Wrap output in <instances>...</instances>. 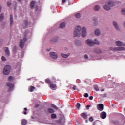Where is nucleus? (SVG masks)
Listing matches in <instances>:
<instances>
[{"label": "nucleus", "instance_id": "4468645a", "mask_svg": "<svg viewBox=\"0 0 125 125\" xmlns=\"http://www.w3.org/2000/svg\"><path fill=\"white\" fill-rule=\"evenodd\" d=\"M36 4V2L35 1H32L30 2V8L31 9H34L35 7V5Z\"/></svg>", "mask_w": 125, "mask_h": 125}, {"label": "nucleus", "instance_id": "79ce46f5", "mask_svg": "<svg viewBox=\"0 0 125 125\" xmlns=\"http://www.w3.org/2000/svg\"><path fill=\"white\" fill-rule=\"evenodd\" d=\"M1 59L3 61H6V58L4 56H2Z\"/></svg>", "mask_w": 125, "mask_h": 125}, {"label": "nucleus", "instance_id": "49530a36", "mask_svg": "<svg viewBox=\"0 0 125 125\" xmlns=\"http://www.w3.org/2000/svg\"><path fill=\"white\" fill-rule=\"evenodd\" d=\"M75 16H81V14L80 13H78L75 14Z\"/></svg>", "mask_w": 125, "mask_h": 125}, {"label": "nucleus", "instance_id": "f03ea898", "mask_svg": "<svg viewBox=\"0 0 125 125\" xmlns=\"http://www.w3.org/2000/svg\"><path fill=\"white\" fill-rule=\"evenodd\" d=\"M29 33V30H26L23 33V35H24V37L23 39H20V42L19 43V47L20 48H23L24 47V45H25V42L27 41V35Z\"/></svg>", "mask_w": 125, "mask_h": 125}, {"label": "nucleus", "instance_id": "e2e57ef3", "mask_svg": "<svg viewBox=\"0 0 125 125\" xmlns=\"http://www.w3.org/2000/svg\"><path fill=\"white\" fill-rule=\"evenodd\" d=\"M86 123H88V120H86Z\"/></svg>", "mask_w": 125, "mask_h": 125}, {"label": "nucleus", "instance_id": "680f3d73", "mask_svg": "<svg viewBox=\"0 0 125 125\" xmlns=\"http://www.w3.org/2000/svg\"><path fill=\"white\" fill-rule=\"evenodd\" d=\"M50 49H46V51H49Z\"/></svg>", "mask_w": 125, "mask_h": 125}, {"label": "nucleus", "instance_id": "b1692460", "mask_svg": "<svg viewBox=\"0 0 125 125\" xmlns=\"http://www.w3.org/2000/svg\"><path fill=\"white\" fill-rule=\"evenodd\" d=\"M21 124L22 125H26V124H27V121L26 120H22V121L21 122Z\"/></svg>", "mask_w": 125, "mask_h": 125}, {"label": "nucleus", "instance_id": "aec40b11", "mask_svg": "<svg viewBox=\"0 0 125 125\" xmlns=\"http://www.w3.org/2000/svg\"><path fill=\"white\" fill-rule=\"evenodd\" d=\"M95 35L96 36H99V35H100V31L99 29H96V30H95Z\"/></svg>", "mask_w": 125, "mask_h": 125}, {"label": "nucleus", "instance_id": "a19ab883", "mask_svg": "<svg viewBox=\"0 0 125 125\" xmlns=\"http://www.w3.org/2000/svg\"><path fill=\"white\" fill-rule=\"evenodd\" d=\"M4 20V17H0V22H1Z\"/></svg>", "mask_w": 125, "mask_h": 125}, {"label": "nucleus", "instance_id": "37998d69", "mask_svg": "<svg viewBox=\"0 0 125 125\" xmlns=\"http://www.w3.org/2000/svg\"><path fill=\"white\" fill-rule=\"evenodd\" d=\"M88 93H85V94L84 95V97L85 98H88Z\"/></svg>", "mask_w": 125, "mask_h": 125}, {"label": "nucleus", "instance_id": "0e129e2a", "mask_svg": "<svg viewBox=\"0 0 125 125\" xmlns=\"http://www.w3.org/2000/svg\"><path fill=\"white\" fill-rule=\"evenodd\" d=\"M101 91H102H102H104V89L101 90Z\"/></svg>", "mask_w": 125, "mask_h": 125}, {"label": "nucleus", "instance_id": "774afa93", "mask_svg": "<svg viewBox=\"0 0 125 125\" xmlns=\"http://www.w3.org/2000/svg\"><path fill=\"white\" fill-rule=\"evenodd\" d=\"M124 112H125V108H124Z\"/></svg>", "mask_w": 125, "mask_h": 125}, {"label": "nucleus", "instance_id": "c03bdc74", "mask_svg": "<svg viewBox=\"0 0 125 125\" xmlns=\"http://www.w3.org/2000/svg\"><path fill=\"white\" fill-rule=\"evenodd\" d=\"M7 5H8V6H10V5H11V3L10 1H8Z\"/></svg>", "mask_w": 125, "mask_h": 125}, {"label": "nucleus", "instance_id": "6ab92c4d", "mask_svg": "<svg viewBox=\"0 0 125 125\" xmlns=\"http://www.w3.org/2000/svg\"><path fill=\"white\" fill-rule=\"evenodd\" d=\"M49 86L50 87V89H54L56 88V84H54L53 83H50L49 84Z\"/></svg>", "mask_w": 125, "mask_h": 125}, {"label": "nucleus", "instance_id": "8fccbe9b", "mask_svg": "<svg viewBox=\"0 0 125 125\" xmlns=\"http://www.w3.org/2000/svg\"><path fill=\"white\" fill-rule=\"evenodd\" d=\"M111 124H113V125H115L116 122H115V121H112V122H111Z\"/></svg>", "mask_w": 125, "mask_h": 125}, {"label": "nucleus", "instance_id": "bf43d9fd", "mask_svg": "<svg viewBox=\"0 0 125 125\" xmlns=\"http://www.w3.org/2000/svg\"><path fill=\"white\" fill-rule=\"evenodd\" d=\"M123 26H124V28H125V22H124V23H123Z\"/></svg>", "mask_w": 125, "mask_h": 125}, {"label": "nucleus", "instance_id": "2f4dec72", "mask_svg": "<svg viewBox=\"0 0 125 125\" xmlns=\"http://www.w3.org/2000/svg\"><path fill=\"white\" fill-rule=\"evenodd\" d=\"M121 13L123 15H125V8H123L121 10Z\"/></svg>", "mask_w": 125, "mask_h": 125}, {"label": "nucleus", "instance_id": "393cba45", "mask_svg": "<svg viewBox=\"0 0 125 125\" xmlns=\"http://www.w3.org/2000/svg\"><path fill=\"white\" fill-rule=\"evenodd\" d=\"M94 125H102V124L100 121H96L94 123Z\"/></svg>", "mask_w": 125, "mask_h": 125}, {"label": "nucleus", "instance_id": "473e14b6", "mask_svg": "<svg viewBox=\"0 0 125 125\" xmlns=\"http://www.w3.org/2000/svg\"><path fill=\"white\" fill-rule=\"evenodd\" d=\"M57 41H58V38H55L52 39V42H56Z\"/></svg>", "mask_w": 125, "mask_h": 125}, {"label": "nucleus", "instance_id": "a18cd8bd", "mask_svg": "<svg viewBox=\"0 0 125 125\" xmlns=\"http://www.w3.org/2000/svg\"><path fill=\"white\" fill-rule=\"evenodd\" d=\"M76 86L75 85H74L73 86V87L72 88V89H73V90L75 91L76 90Z\"/></svg>", "mask_w": 125, "mask_h": 125}, {"label": "nucleus", "instance_id": "72a5a7b5", "mask_svg": "<svg viewBox=\"0 0 125 125\" xmlns=\"http://www.w3.org/2000/svg\"><path fill=\"white\" fill-rule=\"evenodd\" d=\"M94 25L96 26L97 25V21L96 19H94Z\"/></svg>", "mask_w": 125, "mask_h": 125}, {"label": "nucleus", "instance_id": "f3484780", "mask_svg": "<svg viewBox=\"0 0 125 125\" xmlns=\"http://www.w3.org/2000/svg\"><path fill=\"white\" fill-rule=\"evenodd\" d=\"M34 89H35V87H34L33 86H29V92H33Z\"/></svg>", "mask_w": 125, "mask_h": 125}, {"label": "nucleus", "instance_id": "864d4df0", "mask_svg": "<svg viewBox=\"0 0 125 125\" xmlns=\"http://www.w3.org/2000/svg\"><path fill=\"white\" fill-rule=\"evenodd\" d=\"M23 114H24V115H27V113L26 111L23 112Z\"/></svg>", "mask_w": 125, "mask_h": 125}, {"label": "nucleus", "instance_id": "c85d7f7f", "mask_svg": "<svg viewBox=\"0 0 125 125\" xmlns=\"http://www.w3.org/2000/svg\"><path fill=\"white\" fill-rule=\"evenodd\" d=\"M94 89H95V90H96V91H99L98 86H97V85H95V86H94Z\"/></svg>", "mask_w": 125, "mask_h": 125}, {"label": "nucleus", "instance_id": "dca6fc26", "mask_svg": "<svg viewBox=\"0 0 125 125\" xmlns=\"http://www.w3.org/2000/svg\"><path fill=\"white\" fill-rule=\"evenodd\" d=\"M61 56L63 58H67L70 56V53L68 54H64L63 53L61 54Z\"/></svg>", "mask_w": 125, "mask_h": 125}, {"label": "nucleus", "instance_id": "3c124183", "mask_svg": "<svg viewBox=\"0 0 125 125\" xmlns=\"http://www.w3.org/2000/svg\"><path fill=\"white\" fill-rule=\"evenodd\" d=\"M62 2L65 3V2H66V0H62Z\"/></svg>", "mask_w": 125, "mask_h": 125}, {"label": "nucleus", "instance_id": "7c9ffc66", "mask_svg": "<svg viewBox=\"0 0 125 125\" xmlns=\"http://www.w3.org/2000/svg\"><path fill=\"white\" fill-rule=\"evenodd\" d=\"M13 24V18L12 17H10V25H12Z\"/></svg>", "mask_w": 125, "mask_h": 125}, {"label": "nucleus", "instance_id": "58836bf2", "mask_svg": "<svg viewBox=\"0 0 125 125\" xmlns=\"http://www.w3.org/2000/svg\"><path fill=\"white\" fill-rule=\"evenodd\" d=\"M76 107H77V108L79 109L80 108V104L77 103V105H76Z\"/></svg>", "mask_w": 125, "mask_h": 125}, {"label": "nucleus", "instance_id": "c9c22d12", "mask_svg": "<svg viewBox=\"0 0 125 125\" xmlns=\"http://www.w3.org/2000/svg\"><path fill=\"white\" fill-rule=\"evenodd\" d=\"M24 24H25V27H27L28 24L27 21H24Z\"/></svg>", "mask_w": 125, "mask_h": 125}, {"label": "nucleus", "instance_id": "ddd939ff", "mask_svg": "<svg viewBox=\"0 0 125 125\" xmlns=\"http://www.w3.org/2000/svg\"><path fill=\"white\" fill-rule=\"evenodd\" d=\"M4 49V51H5L6 55L9 56V55H10V52H9V49H8V47H5Z\"/></svg>", "mask_w": 125, "mask_h": 125}, {"label": "nucleus", "instance_id": "5701e85b", "mask_svg": "<svg viewBox=\"0 0 125 125\" xmlns=\"http://www.w3.org/2000/svg\"><path fill=\"white\" fill-rule=\"evenodd\" d=\"M65 26V24L64 23V22H62L61 23V24H60V28L62 29L64 28Z\"/></svg>", "mask_w": 125, "mask_h": 125}, {"label": "nucleus", "instance_id": "f704fd0d", "mask_svg": "<svg viewBox=\"0 0 125 125\" xmlns=\"http://www.w3.org/2000/svg\"><path fill=\"white\" fill-rule=\"evenodd\" d=\"M39 107H40V105L39 104H35V105H34V107H35V108H39Z\"/></svg>", "mask_w": 125, "mask_h": 125}, {"label": "nucleus", "instance_id": "052dcab7", "mask_svg": "<svg viewBox=\"0 0 125 125\" xmlns=\"http://www.w3.org/2000/svg\"><path fill=\"white\" fill-rule=\"evenodd\" d=\"M17 1H18V2H21V0H17Z\"/></svg>", "mask_w": 125, "mask_h": 125}, {"label": "nucleus", "instance_id": "4be33fe9", "mask_svg": "<svg viewBox=\"0 0 125 125\" xmlns=\"http://www.w3.org/2000/svg\"><path fill=\"white\" fill-rule=\"evenodd\" d=\"M47 112L52 114L54 112H55V111H54V109H52L51 108H49L48 109H47Z\"/></svg>", "mask_w": 125, "mask_h": 125}, {"label": "nucleus", "instance_id": "ea45409f", "mask_svg": "<svg viewBox=\"0 0 125 125\" xmlns=\"http://www.w3.org/2000/svg\"><path fill=\"white\" fill-rule=\"evenodd\" d=\"M94 121V119H93L92 117H90V118H89V121L92 122Z\"/></svg>", "mask_w": 125, "mask_h": 125}, {"label": "nucleus", "instance_id": "cd10ccee", "mask_svg": "<svg viewBox=\"0 0 125 125\" xmlns=\"http://www.w3.org/2000/svg\"><path fill=\"white\" fill-rule=\"evenodd\" d=\"M45 83L49 84H50V83H51L50 80H49V79L47 78L46 79H45Z\"/></svg>", "mask_w": 125, "mask_h": 125}, {"label": "nucleus", "instance_id": "338daca9", "mask_svg": "<svg viewBox=\"0 0 125 125\" xmlns=\"http://www.w3.org/2000/svg\"><path fill=\"white\" fill-rule=\"evenodd\" d=\"M77 17V18H79L80 17Z\"/></svg>", "mask_w": 125, "mask_h": 125}, {"label": "nucleus", "instance_id": "f257e3e1", "mask_svg": "<svg viewBox=\"0 0 125 125\" xmlns=\"http://www.w3.org/2000/svg\"><path fill=\"white\" fill-rule=\"evenodd\" d=\"M81 30H82V37L85 38L86 37V35H87V32L85 27L81 28L80 26H77L76 28H75V30L74 31V37H79L80 35H81Z\"/></svg>", "mask_w": 125, "mask_h": 125}, {"label": "nucleus", "instance_id": "69168bd1", "mask_svg": "<svg viewBox=\"0 0 125 125\" xmlns=\"http://www.w3.org/2000/svg\"><path fill=\"white\" fill-rule=\"evenodd\" d=\"M2 15H3V14H1V15H0V16H2Z\"/></svg>", "mask_w": 125, "mask_h": 125}, {"label": "nucleus", "instance_id": "0eeeda50", "mask_svg": "<svg viewBox=\"0 0 125 125\" xmlns=\"http://www.w3.org/2000/svg\"><path fill=\"white\" fill-rule=\"evenodd\" d=\"M50 58L53 59H57L58 58V54L55 52H50L49 53Z\"/></svg>", "mask_w": 125, "mask_h": 125}, {"label": "nucleus", "instance_id": "6e6552de", "mask_svg": "<svg viewBox=\"0 0 125 125\" xmlns=\"http://www.w3.org/2000/svg\"><path fill=\"white\" fill-rule=\"evenodd\" d=\"M6 85H7V87H9V91H12L13 90V88L14 87V85L10 83H6Z\"/></svg>", "mask_w": 125, "mask_h": 125}, {"label": "nucleus", "instance_id": "1a4fd4ad", "mask_svg": "<svg viewBox=\"0 0 125 125\" xmlns=\"http://www.w3.org/2000/svg\"><path fill=\"white\" fill-rule=\"evenodd\" d=\"M115 43L116 44V46H118V47H120V46H125V44H124L123 43H122L121 42L119 41H116V42H115Z\"/></svg>", "mask_w": 125, "mask_h": 125}, {"label": "nucleus", "instance_id": "4d7b16f0", "mask_svg": "<svg viewBox=\"0 0 125 125\" xmlns=\"http://www.w3.org/2000/svg\"><path fill=\"white\" fill-rule=\"evenodd\" d=\"M13 51H16V47H14V48L13 49Z\"/></svg>", "mask_w": 125, "mask_h": 125}, {"label": "nucleus", "instance_id": "7ed1b4c3", "mask_svg": "<svg viewBox=\"0 0 125 125\" xmlns=\"http://www.w3.org/2000/svg\"><path fill=\"white\" fill-rule=\"evenodd\" d=\"M86 44H87L89 46H93L94 45H99L100 44V42L98 41L97 39L94 40V41L90 39H88L86 40Z\"/></svg>", "mask_w": 125, "mask_h": 125}, {"label": "nucleus", "instance_id": "4c0bfd02", "mask_svg": "<svg viewBox=\"0 0 125 125\" xmlns=\"http://www.w3.org/2000/svg\"><path fill=\"white\" fill-rule=\"evenodd\" d=\"M35 11H38L39 10V7L37 5H36L35 7Z\"/></svg>", "mask_w": 125, "mask_h": 125}, {"label": "nucleus", "instance_id": "412c9836", "mask_svg": "<svg viewBox=\"0 0 125 125\" xmlns=\"http://www.w3.org/2000/svg\"><path fill=\"white\" fill-rule=\"evenodd\" d=\"M113 26H114V28L116 29V30H119V28H118V26H117V23L115 22V21L113 22Z\"/></svg>", "mask_w": 125, "mask_h": 125}, {"label": "nucleus", "instance_id": "20e7f679", "mask_svg": "<svg viewBox=\"0 0 125 125\" xmlns=\"http://www.w3.org/2000/svg\"><path fill=\"white\" fill-rule=\"evenodd\" d=\"M115 5V3L113 1H108L105 3V5L104 6L105 10L109 11Z\"/></svg>", "mask_w": 125, "mask_h": 125}, {"label": "nucleus", "instance_id": "c756f323", "mask_svg": "<svg viewBox=\"0 0 125 125\" xmlns=\"http://www.w3.org/2000/svg\"><path fill=\"white\" fill-rule=\"evenodd\" d=\"M51 116H52V119H55L57 118V115H56V114H52Z\"/></svg>", "mask_w": 125, "mask_h": 125}, {"label": "nucleus", "instance_id": "2eb2a0df", "mask_svg": "<svg viewBox=\"0 0 125 125\" xmlns=\"http://www.w3.org/2000/svg\"><path fill=\"white\" fill-rule=\"evenodd\" d=\"M101 50L99 48H96L94 49V53L96 54H101Z\"/></svg>", "mask_w": 125, "mask_h": 125}, {"label": "nucleus", "instance_id": "9d476101", "mask_svg": "<svg viewBox=\"0 0 125 125\" xmlns=\"http://www.w3.org/2000/svg\"><path fill=\"white\" fill-rule=\"evenodd\" d=\"M106 116L107 114L105 112H102L101 113H100V118H101L102 119H105Z\"/></svg>", "mask_w": 125, "mask_h": 125}, {"label": "nucleus", "instance_id": "423d86ee", "mask_svg": "<svg viewBox=\"0 0 125 125\" xmlns=\"http://www.w3.org/2000/svg\"><path fill=\"white\" fill-rule=\"evenodd\" d=\"M109 49H110V50L111 51H120L125 50V47H115V48L110 47L109 48Z\"/></svg>", "mask_w": 125, "mask_h": 125}, {"label": "nucleus", "instance_id": "bb28decb", "mask_svg": "<svg viewBox=\"0 0 125 125\" xmlns=\"http://www.w3.org/2000/svg\"><path fill=\"white\" fill-rule=\"evenodd\" d=\"M14 80V78H13V77L12 76H9V77H8V81H12Z\"/></svg>", "mask_w": 125, "mask_h": 125}, {"label": "nucleus", "instance_id": "a878e982", "mask_svg": "<svg viewBox=\"0 0 125 125\" xmlns=\"http://www.w3.org/2000/svg\"><path fill=\"white\" fill-rule=\"evenodd\" d=\"M75 43H76V45L77 46H79L80 44H81V42L79 40H76Z\"/></svg>", "mask_w": 125, "mask_h": 125}, {"label": "nucleus", "instance_id": "5fc2aeb1", "mask_svg": "<svg viewBox=\"0 0 125 125\" xmlns=\"http://www.w3.org/2000/svg\"><path fill=\"white\" fill-rule=\"evenodd\" d=\"M1 8H2L1 6L0 5V12H1Z\"/></svg>", "mask_w": 125, "mask_h": 125}, {"label": "nucleus", "instance_id": "f8f14e48", "mask_svg": "<svg viewBox=\"0 0 125 125\" xmlns=\"http://www.w3.org/2000/svg\"><path fill=\"white\" fill-rule=\"evenodd\" d=\"M80 116L83 118V119L86 120L87 119L88 115L87 114V113L83 112L80 114Z\"/></svg>", "mask_w": 125, "mask_h": 125}, {"label": "nucleus", "instance_id": "13d9d810", "mask_svg": "<svg viewBox=\"0 0 125 125\" xmlns=\"http://www.w3.org/2000/svg\"><path fill=\"white\" fill-rule=\"evenodd\" d=\"M24 111H27V108H24Z\"/></svg>", "mask_w": 125, "mask_h": 125}, {"label": "nucleus", "instance_id": "603ef678", "mask_svg": "<svg viewBox=\"0 0 125 125\" xmlns=\"http://www.w3.org/2000/svg\"><path fill=\"white\" fill-rule=\"evenodd\" d=\"M87 110H89V107H90V105H87Z\"/></svg>", "mask_w": 125, "mask_h": 125}, {"label": "nucleus", "instance_id": "9b49d317", "mask_svg": "<svg viewBox=\"0 0 125 125\" xmlns=\"http://www.w3.org/2000/svg\"><path fill=\"white\" fill-rule=\"evenodd\" d=\"M97 110L99 111H103V104H99L97 105Z\"/></svg>", "mask_w": 125, "mask_h": 125}, {"label": "nucleus", "instance_id": "6e6d98bb", "mask_svg": "<svg viewBox=\"0 0 125 125\" xmlns=\"http://www.w3.org/2000/svg\"><path fill=\"white\" fill-rule=\"evenodd\" d=\"M106 95H107V94H103V96H104V97H106Z\"/></svg>", "mask_w": 125, "mask_h": 125}, {"label": "nucleus", "instance_id": "e433bc0d", "mask_svg": "<svg viewBox=\"0 0 125 125\" xmlns=\"http://www.w3.org/2000/svg\"><path fill=\"white\" fill-rule=\"evenodd\" d=\"M52 107L54 108V109L56 110H58V107H57L55 105H52Z\"/></svg>", "mask_w": 125, "mask_h": 125}, {"label": "nucleus", "instance_id": "a211bd4d", "mask_svg": "<svg viewBox=\"0 0 125 125\" xmlns=\"http://www.w3.org/2000/svg\"><path fill=\"white\" fill-rule=\"evenodd\" d=\"M99 9H100V6H99V5H96L94 8V10H95V11H98Z\"/></svg>", "mask_w": 125, "mask_h": 125}, {"label": "nucleus", "instance_id": "de8ad7c7", "mask_svg": "<svg viewBox=\"0 0 125 125\" xmlns=\"http://www.w3.org/2000/svg\"><path fill=\"white\" fill-rule=\"evenodd\" d=\"M84 58H85V59H88V55H85Z\"/></svg>", "mask_w": 125, "mask_h": 125}, {"label": "nucleus", "instance_id": "09e8293b", "mask_svg": "<svg viewBox=\"0 0 125 125\" xmlns=\"http://www.w3.org/2000/svg\"><path fill=\"white\" fill-rule=\"evenodd\" d=\"M89 100H93V96H90V97H89Z\"/></svg>", "mask_w": 125, "mask_h": 125}, {"label": "nucleus", "instance_id": "39448f33", "mask_svg": "<svg viewBox=\"0 0 125 125\" xmlns=\"http://www.w3.org/2000/svg\"><path fill=\"white\" fill-rule=\"evenodd\" d=\"M11 69V67L10 65H6V66L4 67V69L3 70V74L6 75H9V73H10Z\"/></svg>", "mask_w": 125, "mask_h": 125}]
</instances>
